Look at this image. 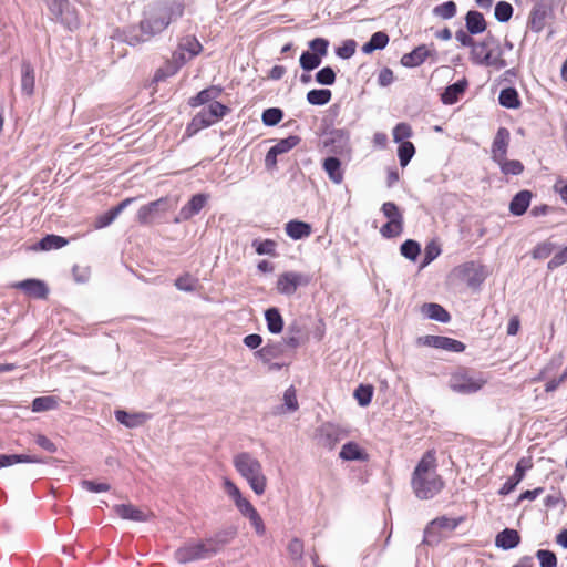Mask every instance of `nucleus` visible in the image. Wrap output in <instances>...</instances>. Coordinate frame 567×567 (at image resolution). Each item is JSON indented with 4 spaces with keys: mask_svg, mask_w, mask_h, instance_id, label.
I'll return each mask as SVG.
<instances>
[{
    "mask_svg": "<svg viewBox=\"0 0 567 567\" xmlns=\"http://www.w3.org/2000/svg\"><path fill=\"white\" fill-rule=\"evenodd\" d=\"M184 0H158L147 4L137 24L125 27L120 34L122 42L132 48L141 47L162 34L168 25L184 14Z\"/></svg>",
    "mask_w": 567,
    "mask_h": 567,
    "instance_id": "obj_1",
    "label": "nucleus"
},
{
    "mask_svg": "<svg viewBox=\"0 0 567 567\" xmlns=\"http://www.w3.org/2000/svg\"><path fill=\"white\" fill-rule=\"evenodd\" d=\"M435 451L424 453L411 478V486L419 499H431L444 488V481L436 473Z\"/></svg>",
    "mask_w": 567,
    "mask_h": 567,
    "instance_id": "obj_2",
    "label": "nucleus"
},
{
    "mask_svg": "<svg viewBox=\"0 0 567 567\" xmlns=\"http://www.w3.org/2000/svg\"><path fill=\"white\" fill-rule=\"evenodd\" d=\"M470 60L474 65L492 66L496 70L507 66L501 42L491 32H487L482 40H475L470 51Z\"/></svg>",
    "mask_w": 567,
    "mask_h": 567,
    "instance_id": "obj_3",
    "label": "nucleus"
},
{
    "mask_svg": "<svg viewBox=\"0 0 567 567\" xmlns=\"http://www.w3.org/2000/svg\"><path fill=\"white\" fill-rule=\"evenodd\" d=\"M486 382L487 380L481 372H474L467 368H458L451 373L449 386L455 393L467 395L478 392Z\"/></svg>",
    "mask_w": 567,
    "mask_h": 567,
    "instance_id": "obj_4",
    "label": "nucleus"
},
{
    "mask_svg": "<svg viewBox=\"0 0 567 567\" xmlns=\"http://www.w3.org/2000/svg\"><path fill=\"white\" fill-rule=\"evenodd\" d=\"M177 198L172 196H164L156 200L150 202L148 204L138 208L136 220L140 225H152L166 212L173 210L177 206Z\"/></svg>",
    "mask_w": 567,
    "mask_h": 567,
    "instance_id": "obj_5",
    "label": "nucleus"
},
{
    "mask_svg": "<svg viewBox=\"0 0 567 567\" xmlns=\"http://www.w3.org/2000/svg\"><path fill=\"white\" fill-rule=\"evenodd\" d=\"M213 550H209L207 543L204 539L190 540L178 547L174 557L179 564H188L192 561L209 559L213 557Z\"/></svg>",
    "mask_w": 567,
    "mask_h": 567,
    "instance_id": "obj_6",
    "label": "nucleus"
},
{
    "mask_svg": "<svg viewBox=\"0 0 567 567\" xmlns=\"http://www.w3.org/2000/svg\"><path fill=\"white\" fill-rule=\"evenodd\" d=\"M456 276L470 288L477 289L487 278L486 267L476 261H466L455 268Z\"/></svg>",
    "mask_w": 567,
    "mask_h": 567,
    "instance_id": "obj_7",
    "label": "nucleus"
},
{
    "mask_svg": "<svg viewBox=\"0 0 567 567\" xmlns=\"http://www.w3.org/2000/svg\"><path fill=\"white\" fill-rule=\"evenodd\" d=\"M310 275L298 271H286L277 279L276 289L282 296H292L300 287H307L311 282Z\"/></svg>",
    "mask_w": 567,
    "mask_h": 567,
    "instance_id": "obj_8",
    "label": "nucleus"
},
{
    "mask_svg": "<svg viewBox=\"0 0 567 567\" xmlns=\"http://www.w3.org/2000/svg\"><path fill=\"white\" fill-rule=\"evenodd\" d=\"M348 435V430L332 422L322 423L316 431L318 443L329 450L334 449Z\"/></svg>",
    "mask_w": 567,
    "mask_h": 567,
    "instance_id": "obj_9",
    "label": "nucleus"
},
{
    "mask_svg": "<svg viewBox=\"0 0 567 567\" xmlns=\"http://www.w3.org/2000/svg\"><path fill=\"white\" fill-rule=\"evenodd\" d=\"M419 347H430L434 349L445 350L447 352L460 353L463 352L466 346L456 339L444 336H422L416 339Z\"/></svg>",
    "mask_w": 567,
    "mask_h": 567,
    "instance_id": "obj_10",
    "label": "nucleus"
},
{
    "mask_svg": "<svg viewBox=\"0 0 567 567\" xmlns=\"http://www.w3.org/2000/svg\"><path fill=\"white\" fill-rule=\"evenodd\" d=\"M234 466L244 478L262 473L261 463L248 452L237 454L234 457Z\"/></svg>",
    "mask_w": 567,
    "mask_h": 567,
    "instance_id": "obj_11",
    "label": "nucleus"
},
{
    "mask_svg": "<svg viewBox=\"0 0 567 567\" xmlns=\"http://www.w3.org/2000/svg\"><path fill=\"white\" fill-rule=\"evenodd\" d=\"M327 135L328 136L323 141V145L329 150V152L342 155L349 151L350 134L347 130L333 128L327 133Z\"/></svg>",
    "mask_w": 567,
    "mask_h": 567,
    "instance_id": "obj_12",
    "label": "nucleus"
},
{
    "mask_svg": "<svg viewBox=\"0 0 567 567\" xmlns=\"http://www.w3.org/2000/svg\"><path fill=\"white\" fill-rule=\"evenodd\" d=\"M237 535V528L235 526H228L219 529L213 536L206 537L205 540L213 557L220 553L225 546L230 544Z\"/></svg>",
    "mask_w": 567,
    "mask_h": 567,
    "instance_id": "obj_13",
    "label": "nucleus"
},
{
    "mask_svg": "<svg viewBox=\"0 0 567 567\" xmlns=\"http://www.w3.org/2000/svg\"><path fill=\"white\" fill-rule=\"evenodd\" d=\"M533 463L530 457H522L514 470V473L512 476H509L506 482L502 485V487L498 491L499 495H508L511 494L516 486L522 482L524 478L526 471L532 468Z\"/></svg>",
    "mask_w": 567,
    "mask_h": 567,
    "instance_id": "obj_14",
    "label": "nucleus"
},
{
    "mask_svg": "<svg viewBox=\"0 0 567 567\" xmlns=\"http://www.w3.org/2000/svg\"><path fill=\"white\" fill-rule=\"evenodd\" d=\"M207 194H195L181 208L178 215L175 217L174 223L179 224L182 221L189 220L195 215L199 214L205 207L208 200Z\"/></svg>",
    "mask_w": 567,
    "mask_h": 567,
    "instance_id": "obj_15",
    "label": "nucleus"
},
{
    "mask_svg": "<svg viewBox=\"0 0 567 567\" xmlns=\"http://www.w3.org/2000/svg\"><path fill=\"white\" fill-rule=\"evenodd\" d=\"M437 56L436 50L430 49L426 44L414 48L411 52L403 54L401 64L405 68H416L421 65L427 58Z\"/></svg>",
    "mask_w": 567,
    "mask_h": 567,
    "instance_id": "obj_16",
    "label": "nucleus"
},
{
    "mask_svg": "<svg viewBox=\"0 0 567 567\" xmlns=\"http://www.w3.org/2000/svg\"><path fill=\"white\" fill-rule=\"evenodd\" d=\"M224 487L227 495L233 499L235 506L244 517H246L256 509L254 505L246 497L243 496L240 489L233 481L225 478Z\"/></svg>",
    "mask_w": 567,
    "mask_h": 567,
    "instance_id": "obj_17",
    "label": "nucleus"
},
{
    "mask_svg": "<svg viewBox=\"0 0 567 567\" xmlns=\"http://www.w3.org/2000/svg\"><path fill=\"white\" fill-rule=\"evenodd\" d=\"M464 519L465 518L463 516L451 518L445 515L434 518L424 530L423 543L431 544L432 542L439 540L437 537L432 539V532H431L432 527H437L441 529H446V530L452 532V530H455L464 522Z\"/></svg>",
    "mask_w": 567,
    "mask_h": 567,
    "instance_id": "obj_18",
    "label": "nucleus"
},
{
    "mask_svg": "<svg viewBox=\"0 0 567 567\" xmlns=\"http://www.w3.org/2000/svg\"><path fill=\"white\" fill-rule=\"evenodd\" d=\"M509 141V131L506 127H499L494 136L491 148V157L494 162L502 161L507 156Z\"/></svg>",
    "mask_w": 567,
    "mask_h": 567,
    "instance_id": "obj_19",
    "label": "nucleus"
},
{
    "mask_svg": "<svg viewBox=\"0 0 567 567\" xmlns=\"http://www.w3.org/2000/svg\"><path fill=\"white\" fill-rule=\"evenodd\" d=\"M14 287L35 299H45L49 293L47 284L39 279H25L16 284Z\"/></svg>",
    "mask_w": 567,
    "mask_h": 567,
    "instance_id": "obj_20",
    "label": "nucleus"
},
{
    "mask_svg": "<svg viewBox=\"0 0 567 567\" xmlns=\"http://www.w3.org/2000/svg\"><path fill=\"white\" fill-rule=\"evenodd\" d=\"M285 353V342L269 341L266 346L255 352V357L264 363H270L271 360L278 359Z\"/></svg>",
    "mask_w": 567,
    "mask_h": 567,
    "instance_id": "obj_21",
    "label": "nucleus"
},
{
    "mask_svg": "<svg viewBox=\"0 0 567 567\" xmlns=\"http://www.w3.org/2000/svg\"><path fill=\"white\" fill-rule=\"evenodd\" d=\"M547 14L548 8L543 2L535 3L530 10L527 27L535 33L542 32Z\"/></svg>",
    "mask_w": 567,
    "mask_h": 567,
    "instance_id": "obj_22",
    "label": "nucleus"
},
{
    "mask_svg": "<svg viewBox=\"0 0 567 567\" xmlns=\"http://www.w3.org/2000/svg\"><path fill=\"white\" fill-rule=\"evenodd\" d=\"M113 511L122 519L138 523L148 520V515L132 504H116L113 506Z\"/></svg>",
    "mask_w": 567,
    "mask_h": 567,
    "instance_id": "obj_23",
    "label": "nucleus"
},
{
    "mask_svg": "<svg viewBox=\"0 0 567 567\" xmlns=\"http://www.w3.org/2000/svg\"><path fill=\"white\" fill-rule=\"evenodd\" d=\"M322 169L327 173L329 179L340 185L344 178V171L341 161L337 156H328L322 162Z\"/></svg>",
    "mask_w": 567,
    "mask_h": 567,
    "instance_id": "obj_24",
    "label": "nucleus"
},
{
    "mask_svg": "<svg viewBox=\"0 0 567 567\" xmlns=\"http://www.w3.org/2000/svg\"><path fill=\"white\" fill-rule=\"evenodd\" d=\"M35 72L30 61L23 60L21 63V92L27 96L34 93Z\"/></svg>",
    "mask_w": 567,
    "mask_h": 567,
    "instance_id": "obj_25",
    "label": "nucleus"
},
{
    "mask_svg": "<svg viewBox=\"0 0 567 567\" xmlns=\"http://www.w3.org/2000/svg\"><path fill=\"white\" fill-rule=\"evenodd\" d=\"M520 543V535L516 529L505 528L496 535L495 545L503 550L516 548Z\"/></svg>",
    "mask_w": 567,
    "mask_h": 567,
    "instance_id": "obj_26",
    "label": "nucleus"
},
{
    "mask_svg": "<svg viewBox=\"0 0 567 567\" xmlns=\"http://www.w3.org/2000/svg\"><path fill=\"white\" fill-rule=\"evenodd\" d=\"M465 28L470 34H481L486 31L487 23L482 12L470 10L465 14Z\"/></svg>",
    "mask_w": 567,
    "mask_h": 567,
    "instance_id": "obj_27",
    "label": "nucleus"
},
{
    "mask_svg": "<svg viewBox=\"0 0 567 567\" xmlns=\"http://www.w3.org/2000/svg\"><path fill=\"white\" fill-rule=\"evenodd\" d=\"M467 85L468 82L465 78L447 85L441 94V101L443 104L452 105L456 103L460 96L465 92Z\"/></svg>",
    "mask_w": 567,
    "mask_h": 567,
    "instance_id": "obj_28",
    "label": "nucleus"
},
{
    "mask_svg": "<svg viewBox=\"0 0 567 567\" xmlns=\"http://www.w3.org/2000/svg\"><path fill=\"white\" fill-rule=\"evenodd\" d=\"M532 197L533 194L528 189H524L515 194L509 203L511 214L514 216L524 215L529 207Z\"/></svg>",
    "mask_w": 567,
    "mask_h": 567,
    "instance_id": "obj_29",
    "label": "nucleus"
},
{
    "mask_svg": "<svg viewBox=\"0 0 567 567\" xmlns=\"http://www.w3.org/2000/svg\"><path fill=\"white\" fill-rule=\"evenodd\" d=\"M285 230L287 236L291 239L300 240L309 237L311 235L312 228L311 225L306 221L292 219L286 224Z\"/></svg>",
    "mask_w": 567,
    "mask_h": 567,
    "instance_id": "obj_30",
    "label": "nucleus"
},
{
    "mask_svg": "<svg viewBox=\"0 0 567 567\" xmlns=\"http://www.w3.org/2000/svg\"><path fill=\"white\" fill-rule=\"evenodd\" d=\"M216 122L214 118L209 115V113L206 111V109H203L200 112H198L190 121V123L186 126V134L188 136H193L196 133H198L200 130L206 128L215 124Z\"/></svg>",
    "mask_w": 567,
    "mask_h": 567,
    "instance_id": "obj_31",
    "label": "nucleus"
},
{
    "mask_svg": "<svg viewBox=\"0 0 567 567\" xmlns=\"http://www.w3.org/2000/svg\"><path fill=\"white\" fill-rule=\"evenodd\" d=\"M421 312L424 317L437 322L447 323L451 321L450 312L439 303H424L421 307Z\"/></svg>",
    "mask_w": 567,
    "mask_h": 567,
    "instance_id": "obj_32",
    "label": "nucleus"
},
{
    "mask_svg": "<svg viewBox=\"0 0 567 567\" xmlns=\"http://www.w3.org/2000/svg\"><path fill=\"white\" fill-rule=\"evenodd\" d=\"M69 240L65 237L55 235V234H49L45 235L43 238H41L37 244H34L31 249L32 250H41V251H49L53 249H60L64 246H66Z\"/></svg>",
    "mask_w": 567,
    "mask_h": 567,
    "instance_id": "obj_33",
    "label": "nucleus"
},
{
    "mask_svg": "<svg viewBox=\"0 0 567 567\" xmlns=\"http://www.w3.org/2000/svg\"><path fill=\"white\" fill-rule=\"evenodd\" d=\"M114 415L118 423L125 425L128 429L137 427L151 417L146 413H128L124 410H116Z\"/></svg>",
    "mask_w": 567,
    "mask_h": 567,
    "instance_id": "obj_34",
    "label": "nucleus"
},
{
    "mask_svg": "<svg viewBox=\"0 0 567 567\" xmlns=\"http://www.w3.org/2000/svg\"><path fill=\"white\" fill-rule=\"evenodd\" d=\"M339 457L344 460V461H361V462H364V461H368L369 458V455L368 453L361 449L359 446L358 443L353 442V441H350V442H347L340 453H339Z\"/></svg>",
    "mask_w": 567,
    "mask_h": 567,
    "instance_id": "obj_35",
    "label": "nucleus"
},
{
    "mask_svg": "<svg viewBox=\"0 0 567 567\" xmlns=\"http://www.w3.org/2000/svg\"><path fill=\"white\" fill-rule=\"evenodd\" d=\"M223 92L221 86L212 85L207 89L199 91L195 96L189 100V105L195 107L206 103L214 102Z\"/></svg>",
    "mask_w": 567,
    "mask_h": 567,
    "instance_id": "obj_36",
    "label": "nucleus"
},
{
    "mask_svg": "<svg viewBox=\"0 0 567 567\" xmlns=\"http://www.w3.org/2000/svg\"><path fill=\"white\" fill-rule=\"evenodd\" d=\"M265 320L270 333L278 334L284 330V318L278 308H268L265 311Z\"/></svg>",
    "mask_w": 567,
    "mask_h": 567,
    "instance_id": "obj_37",
    "label": "nucleus"
},
{
    "mask_svg": "<svg viewBox=\"0 0 567 567\" xmlns=\"http://www.w3.org/2000/svg\"><path fill=\"white\" fill-rule=\"evenodd\" d=\"M390 41L388 33L384 31L374 32L370 40L362 45V52L364 54H371L377 50H383Z\"/></svg>",
    "mask_w": 567,
    "mask_h": 567,
    "instance_id": "obj_38",
    "label": "nucleus"
},
{
    "mask_svg": "<svg viewBox=\"0 0 567 567\" xmlns=\"http://www.w3.org/2000/svg\"><path fill=\"white\" fill-rule=\"evenodd\" d=\"M498 102L503 107L516 110L522 105L519 94L515 87H505L501 90Z\"/></svg>",
    "mask_w": 567,
    "mask_h": 567,
    "instance_id": "obj_39",
    "label": "nucleus"
},
{
    "mask_svg": "<svg viewBox=\"0 0 567 567\" xmlns=\"http://www.w3.org/2000/svg\"><path fill=\"white\" fill-rule=\"evenodd\" d=\"M332 92L329 89H313L307 93V102L311 105L322 106L331 101Z\"/></svg>",
    "mask_w": 567,
    "mask_h": 567,
    "instance_id": "obj_40",
    "label": "nucleus"
},
{
    "mask_svg": "<svg viewBox=\"0 0 567 567\" xmlns=\"http://www.w3.org/2000/svg\"><path fill=\"white\" fill-rule=\"evenodd\" d=\"M381 212L383 213L384 217L388 218V221H390L391 224H395L396 227H400V225H404L403 215L395 203H383Z\"/></svg>",
    "mask_w": 567,
    "mask_h": 567,
    "instance_id": "obj_41",
    "label": "nucleus"
},
{
    "mask_svg": "<svg viewBox=\"0 0 567 567\" xmlns=\"http://www.w3.org/2000/svg\"><path fill=\"white\" fill-rule=\"evenodd\" d=\"M178 48L188 54V59L197 56L203 50V45L194 35L184 37L178 43Z\"/></svg>",
    "mask_w": 567,
    "mask_h": 567,
    "instance_id": "obj_42",
    "label": "nucleus"
},
{
    "mask_svg": "<svg viewBox=\"0 0 567 567\" xmlns=\"http://www.w3.org/2000/svg\"><path fill=\"white\" fill-rule=\"evenodd\" d=\"M495 163L504 175L517 176L524 172V165L518 159H507V156H505L504 159L496 161Z\"/></svg>",
    "mask_w": 567,
    "mask_h": 567,
    "instance_id": "obj_43",
    "label": "nucleus"
},
{
    "mask_svg": "<svg viewBox=\"0 0 567 567\" xmlns=\"http://www.w3.org/2000/svg\"><path fill=\"white\" fill-rule=\"evenodd\" d=\"M432 13L443 20H450L457 13V6L453 0H447L432 9Z\"/></svg>",
    "mask_w": 567,
    "mask_h": 567,
    "instance_id": "obj_44",
    "label": "nucleus"
},
{
    "mask_svg": "<svg viewBox=\"0 0 567 567\" xmlns=\"http://www.w3.org/2000/svg\"><path fill=\"white\" fill-rule=\"evenodd\" d=\"M401 255L410 261H415L421 254V245L414 239H406L400 246Z\"/></svg>",
    "mask_w": 567,
    "mask_h": 567,
    "instance_id": "obj_45",
    "label": "nucleus"
},
{
    "mask_svg": "<svg viewBox=\"0 0 567 567\" xmlns=\"http://www.w3.org/2000/svg\"><path fill=\"white\" fill-rule=\"evenodd\" d=\"M251 246L255 248V251L260 256H262V255H268L271 257L277 256V251H276L277 243L272 239H264V240L255 239L252 241Z\"/></svg>",
    "mask_w": 567,
    "mask_h": 567,
    "instance_id": "obj_46",
    "label": "nucleus"
},
{
    "mask_svg": "<svg viewBox=\"0 0 567 567\" xmlns=\"http://www.w3.org/2000/svg\"><path fill=\"white\" fill-rule=\"evenodd\" d=\"M513 13H514V8L509 2L502 0L495 4L494 16L498 22H501V23L508 22L512 19Z\"/></svg>",
    "mask_w": 567,
    "mask_h": 567,
    "instance_id": "obj_47",
    "label": "nucleus"
},
{
    "mask_svg": "<svg viewBox=\"0 0 567 567\" xmlns=\"http://www.w3.org/2000/svg\"><path fill=\"white\" fill-rule=\"evenodd\" d=\"M374 389L371 384H360L354 390V398L360 406H367L371 403Z\"/></svg>",
    "mask_w": 567,
    "mask_h": 567,
    "instance_id": "obj_48",
    "label": "nucleus"
},
{
    "mask_svg": "<svg viewBox=\"0 0 567 567\" xmlns=\"http://www.w3.org/2000/svg\"><path fill=\"white\" fill-rule=\"evenodd\" d=\"M556 249V244L550 240H544L538 243L532 250L533 259H546L548 258L554 250Z\"/></svg>",
    "mask_w": 567,
    "mask_h": 567,
    "instance_id": "obj_49",
    "label": "nucleus"
},
{
    "mask_svg": "<svg viewBox=\"0 0 567 567\" xmlns=\"http://www.w3.org/2000/svg\"><path fill=\"white\" fill-rule=\"evenodd\" d=\"M321 62L322 58L310 53V51H303L299 59L300 68L305 72L313 71L321 64Z\"/></svg>",
    "mask_w": 567,
    "mask_h": 567,
    "instance_id": "obj_50",
    "label": "nucleus"
},
{
    "mask_svg": "<svg viewBox=\"0 0 567 567\" xmlns=\"http://www.w3.org/2000/svg\"><path fill=\"white\" fill-rule=\"evenodd\" d=\"M415 154V146L412 142H403L399 145L398 157L400 165L405 167Z\"/></svg>",
    "mask_w": 567,
    "mask_h": 567,
    "instance_id": "obj_51",
    "label": "nucleus"
},
{
    "mask_svg": "<svg viewBox=\"0 0 567 567\" xmlns=\"http://www.w3.org/2000/svg\"><path fill=\"white\" fill-rule=\"evenodd\" d=\"M301 138L298 135H289L286 138L279 140L274 146H271L279 155L291 151L300 143Z\"/></svg>",
    "mask_w": 567,
    "mask_h": 567,
    "instance_id": "obj_52",
    "label": "nucleus"
},
{
    "mask_svg": "<svg viewBox=\"0 0 567 567\" xmlns=\"http://www.w3.org/2000/svg\"><path fill=\"white\" fill-rule=\"evenodd\" d=\"M284 117V111L279 107H269L262 112L261 120L266 126L277 125Z\"/></svg>",
    "mask_w": 567,
    "mask_h": 567,
    "instance_id": "obj_53",
    "label": "nucleus"
},
{
    "mask_svg": "<svg viewBox=\"0 0 567 567\" xmlns=\"http://www.w3.org/2000/svg\"><path fill=\"white\" fill-rule=\"evenodd\" d=\"M392 135H393V141L395 143H403V142H406L405 140L412 137L413 135V131H412V127L410 124L405 123V122H401V123H398L393 131H392Z\"/></svg>",
    "mask_w": 567,
    "mask_h": 567,
    "instance_id": "obj_54",
    "label": "nucleus"
},
{
    "mask_svg": "<svg viewBox=\"0 0 567 567\" xmlns=\"http://www.w3.org/2000/svg\"><path fill=\"white\" fill-rule=\"evenodd\" d=\"M535 557L539 561L540 567H557L558 559L554 551L548 549H538Z\"/></svg>",
    "mask_w": 567,
    "mask_h": 567,
    "instance_id": "obj_55",
    "label": "nucleus"
},
{
    "mask_svg": "<svg viewBox=\"0 0 567 567\" xmlns=\"http://www.w3.org/2000/svg\"><path fill=\"white\" fill-rule=\"evenodd\" d=\"M315 79L316 82L321 85H333L336 83L337 74L331 66L327 65L316 73Z\"/></svg>",
    "mask_w": 567,
    "mask_h": 567,
    "instance_id": "obj_56",
    "label": "nucleus"
},
{
    "mask_svg": "<svg viewBox=\"0 0 567 567\" xmlns=\"http://www.w3.org/2000/svg\"><path fill=\"white\" fill-rule=\"evenodd\" d=\"M56 406V400L53 396H38L32 401L31 408L33 412H43L52 410Z\"/></svg>",
    "mask_w": 567,
    "mask_h": 567,
    "instance_id": "obj_57",
    "label": "nucleus"
},
{
    "mask_svg": "<svg viewBox=\"0 0 567 567\" xmlns=\"http://www.w3.org/2000/svg\"><path fill=\"white\" fill-rule=\"evenodd\" d=\"M45 4L55 20H61L69 7V0H44Z\"/></svg>",
    "mask_w": 567,
    "mask_h": 567,
    "instance_id": "obj_58",
    "label": "nucleus"
},
{
    "mask_svg": "<svg viewBox=\"0 0 567 567\" xmlns=\"http://www.w3.org/2000/svg\"><path fill=\"white\" fill-rule=\"evenodd\" d=\"M175 287L181 291L193 292L196 290L197 279L189 274H184L175 279Z\"/></svg>",
    "mask_w": 567,
    "mask_h": 567,
    "instance_id": "obj_59",
    "label": "nucleus"
},
{
    "mask_svg": "<svg viewBox=\"0 0 567 567\" xmlns=\"http://www.w3.org/2000/svg\"><path fill=\"white\" fill-rule=\"evenodd\" d=\"M308 45L312 54L322 59L328 54L329 41L324 38H315L309 41Z\"/></svg>",
    "mask_w": 567,
    "mask_h": 567,
    "instance_id": "obj_60",
    "label": "nucleus"
},
{
    "mask_svg": "<svg viewBox=\"0 0 567 567\" xmlns=\"http://www.w3.org/2000/svg\"><path fill=\"white\" fill-rule=\"evenodd\" d=\"M245 480L249 484L250 488L255 492V494L260 496L265 493L267 487V478L264 472L255 476H249Z\"/></svg>",
    "mask_w": 567,
    "mask_h": 567,
    "instance_id": "obj_61",
    "label": "nucleus"
},
{
    "mask_svg": "<svg viewBox=\"0 0 567 567\" xmlns=\"http://www.w3.org/2000/svg\"><path fill=\"white\" fill-rule=\"evenodd\" d=\"M177 72L178 70L167 60L163 66L155 71L153 81L156 83L163 82L166 79L175 75Z\"/></svg>",
    "mask_w": 567,
    "mask_h": 567,
    "instance_id": "obj_62",
    "label": "nucleus"
},
{
    "mask_svg": "<svg viewBox=\"0 0 567 567\" xmlns=\"http://www.w3.org/2000/svg\"><path fill=\"white\" fill-rule=\"evenodd\" d=\"M206 111L214 118V121L217 122L227 115V113L230 112V109L220 102L214 101L208 104Z\"/></svg>",
    "mask_w": 567,
    "mask_h": 567,
    "instance_id": "obj_63",
    "label": "nucleus"
},
{
    "mask_svg": "<svg viewBox=\"0 0 567 567\" xmlns=\"http://www.w3.org/2000/svg\"><path fill=\"white\" fill-rule=\"evenodd\" d=\"M357 42L353 39H348L342 42V45L336 49V54L343 60L350 59L355 53Z\"/></svg>",
    "mask_w": 567,
    "mask_h": 567,
    "instance_id": "obj_64",
    "label": "nucleus"
}]
</instances>
